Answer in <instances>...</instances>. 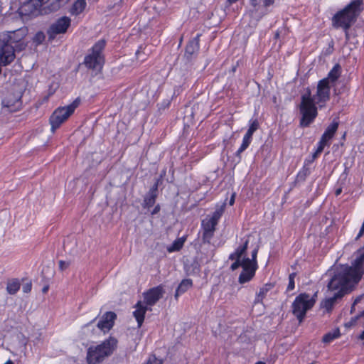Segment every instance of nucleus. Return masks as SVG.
<instances>
[{"label":"nucleus","instance_id":"6ab92c4d","mask_svg":"<svg viewBox=\"0 0 364 364\" xmlns=\"http://www.w3.org/2000/svg\"><path fill=\"white\" fill-rule=\"evenodd\" d=\"M338 125L339 122L338 121L333 120V122L326 129L324 133L321 136V139H323V141L328 142L336 132L338 128Z\"/></svg>","mask_w":364,"mask_h":364},{"label":"nucleus","instance_id":"473e14b6","mask_svg":"<svg viewBox=\"0 0 364 364\" xmlns=\"http://www.w3.org/2000/svg\"><path fill=\"white\" fill-rule=\"evenodd\" d=\"M223 212V208L221 207L219 210H217L213 213V216L210 219L214 222H216V223L218 224V220L221 217Z\"/></svg>","mask_w":364,"mask_h":364},{"label":"nucleus","instance_id":"3c124183","mask_svg":"<svg viewBox=\"0 0 364 364\" xmlns=\"http://www.w3.org/2000/svg\"><path fill=\"white\" fill-rule=\"evenodd\" d=\"M341 192H342V189L340 188L336 191L335 194H336V196H338L341 193Z\"/></svg>","mask_w":364,"mask_h":364},{"label":"nucleus","instance_id":"a211bd4d","mask_svg":"<svg viewBox=\"0 0 364 364\" xmlns=\"http://www.w3.org/2000/svg\"><path fill=\"white\" fill-rule=\"evenodd\" d=\"M341 74V66L339 64H336L333 68L330 70L328 76L324 79L327 80V82L333 85L336 80L340 77Z\"/></svg>","mask_w":364,"mask_h":364},{"label":"nucleus","instance_id":"e433bc0d","mask_svg":"<svg viewBox=\"0 0 364 364\" xmlns=\"http://www.w3.org/2000/svg\"><path fill=\"white\" fill-rule=\"evenodd\" d=\"M258 252V247H256L254 249V250L252 252V259H250V263L252 264H254L255 267H257V255Z\"/></svg>","mask_w":364,"mask_h":364},{"label":"nucleus","instance_id":"cd10ccee","mask_svg":"<svg viewBox=\"0 0 364 364\" xmlns=\"http://www.w3.org/2000/svg\"><path fill=\"white\" fill-rule=\"evenodd\" d=\"M216 225V222H214L210 219H208L206 221L203 220L202 223V228L203 231H215Z\"/></svg>","mask_w":364,"mask_h":364},{"label":"nucleus","instance_id":"2f4dec72","mask_svg":"<svg viewBox=\"0 0 364 364\" xmlns=\"http://www.w3.org/2000/svg\"><path fill=\"white\" fill-rule=\"evenodd\" d=\"M215 231H203L202 240L203 243H210Z\"/></svg>","mask_w":364,"mask_h":364},{"label":"nucleus","instance_id":"13d9d810","mask_svg":"<svg viewBox=\"0 0 364 364\" xmlns=\"http://www.w3.org/2000/svg\"><path fill=\"white\" fill-rule=\"evenodd\" d=\"M255 364H266V363L264 362H262V361H259V362H257Z\"/></svg>","mask_w":364,"mask_h":364},{"label":"nucleus","instance_id":"f03ea898","mask_svg":"<svg viewBox=\"0 0 364 364\" xmlns=\"http://www.w3.org/2000/svg\"><path fill=\"white\" fill-rule=\"evenodd\" d=\"M331 87L326 79H322L317 84L315 95H312L311 90L308 87L305 93L301 95L299 106L301 114V127H307L314 121L318 114L316 105L322 107L330 100Z\"/></svg>","mask_w":364,"mask_h":364},{"label":"nucleus","instance_id":"6e6d98bb","mask_svg":"<svg viewBox=\"0 0 364 364\" xmlns=\"http://www.w3.org/2000/svg\"><path fill=\"white\" fill-rule=\"evenodd\" d=\"M354 310H355V306H353V304L352 306H351V309H350V314H353Z\"/></svg>","mask_w":364,"mask_h":364},{"label":"nucleus","instance_id":"680f3d73","mask_svg":"<svg viewBox=\"0 0 364 364\" xmlns=\"http://www.w3.org/2000/svg\"><path fill=\"white\" fill-rule=\"evenodd\" d=\"M235 69H236V68H235V67H233V68H232V71H233V72H235Z\"/></svg>","mask_w":364,"mask_h":364},{"label":"nucleus","instance_id":"49530a36","mask_svg":"<svg viewBox=\"0 0 364 364\" xmlns=\"http://www.w3.org/2000/svg\"><path fill=\"white\" fill-rule=\"evenodd\" d=\"M274 2V0H264L263 6L264 7H267L272 4H273Z\"/></svg>","mask_w":364,"mask_h":364},{"label":"nucleus","instance_id":"f3484780","mask_svg":"<svg viewBox=\"0 0 364 364\" xmlns=\"http://www.w3.org/2000/svg\"><path fill=\"white\" fill-rule=\"evenodd\" d=\"M136 310L133 312V315L134 318H136L138 327H141L144 320V316L147 310H151V309H148L147 306H144L141 301H139L135 306Z\"/></svg>","mask_w":364,"mask_h":364},{"label":"nucleus","instance_id":"bf43d9fd","mask_svg":"<svg viewBox=\"0 0 364 364\" xmlns=\"http://www.w3.org/2000/svg\"><path fill=\"white\" fill-rule=\"evenodd\" d=\"M5 364H14L12 361L8 360Z\"/></svg>","mask_w":364,"mask_h":364},{"label":"nucleus","instance_id":"5fc2aeb1","mask_svg":"<svg viewBox=\"0 0 364 364\" xmlns=\"http://www.w3.org/2000/svg\"><path fill=\"white\" fill-rule=\"evenodd\" d=\"M319 154H316V151L313 154V159H316Z\"/></svg>","mask_w":364,"mask_h":364},{"label":"nucleus","instance_id":"603ef678","mask_svg":"<svg viewBox=\"0 0 364 364\" xmlns=\"http://www.w3.org/2000/svg\"><path fill=\"white\" fill-rule=\"evenodd\" d=\"M48 286H46L43 288L42 291H43V293L45 294L48 291Z\"/></svg>","mask_w":364,"mask_h":364},{"label":"nucleus","instance_id":"0e129e2a","mask_svg":"<svg viewBox=\"0 0 364 364\" xmlns=\"http://www.w3.org/2000/svg\"><path fill=\"white\" fill-rule=\"evenodd\" d=\"M267 13V11H264L262 13V15H264Z\"/></svg>","mask_w":364,"mask_h":364},{"label":"nucleus","instance_id":"09e8293b","mask_svg":"<svg viewBox=\"0 0 364 364\" xmlns=\"http://www.w3.org/2000/svg\"><path fill=\"white\" fill-rule=\"evenodd\" d=\"M235 197V193H233L230 199V201H229L230 205H232L234 204Z\"/></svg>","mask_w":364,"mask_h":364},{"label":"nucleus","instance_id":"dca6fc26","mask_svg":"<svg viewBox=\"0 0 364 364\" xmlns=\"http://www.w3.org/2000/svg\"><path fill=\"white\" fill-rule=\"evenodd\" d=\"M256 269L257 267H255L254 264H252L250 261L249 263L244 264V267L242 268V272L239 276L238 282L240 284L250 282L255 276Z\"/></svg>","mask_w":364,"mask_h":364},{"label":"nucleus","instance_id":"1a4fd4ad","mask_svg":"<svg viewBox=\"0 0 364 364\" xmlns=\"http://www.w3.org/2000/svg\"><path fill=\"white\" fill-rule=\"evenodd\" d=\"M22 92L16 87L8 91L2 100V105L4 109L9 112H15L22 107Z\"/></svg>","mask_w":364,"mask_h":364},{"label":"nucleus","instance_id":"ea45409f","mask_svg":"<svg viewBox=\"0 0 364 364\" xmlns=\"http://www.w3.org/2000/svg\"><path fill=\"white\" fill-rule=\"evenodd\" d=\"M360 317H364V311L360 315L356 316L354 318H353L349 323L346 324V326H348V327L352 326L353 325H354V323L356 322V321Z\"/></svg>","mask_w":364,"mask_h":364},{"label":"nucleus","instance_id":"c03bdc74","mask_svg":"<svg viewBox=\"0 0 364 364\" xmlns=\"http://www.w3.org/2000/svg\"><path fill=\"white\" fill-rule=\"evenodd\" d=\"M253 134H254V132L252 130H250V129H248V130H247V133L245 134V135L244 136V137L252 140Z\"/></svg>","mask_w":364,"mask_h":364},{"label":"nucleus","instance_id":"a19ab883","mask_svg":"<svg viewBox=\"0 0 364 364\" xmlns=\"http://www.w3.org/2000/svg\"><path fill=\"white\" fill-rule=\"evenodd\" d=\"M309 173V168H304L302 171L299 172L298 174V178L301 179H304L305 177Z\"/></svg>","mask_w":364,"mask_h":364},{"label":"nucleus","instance_id":"58836bf2","mask_svg":"<svg viewBox=\"0 0 364 364\" xmlns=\"http://www.w3.org/2000/svg\"><path fill=\"white\" fill-rule=\"evenodd\" d=\"M70 264V262L60 260L59 261V269L60 271H63V270L66 269L67 268H68Z\"/></svg>","mask_w":364,"mask_h":364},{"label":"nucleus","instance_id":"0eeeda50","mask_svg":"<svg viewBox=\"0 0 364 364\" xmlns=\"http://www.w3.org/2000/svg\"><path fill=\"white\" fill-rule=\"evenodd\" d=\"M316 296V293L312 297L309 294L301 293L296 297L292 304V313L299 323L304 319L307 311L314 306Z\"/></svg>","mask_w":364,"mask_h":364},{"label":"nucleus","instance_id":"4c0bfd02","mask_svg":"<svg viewBox=\"0 0 364 364\" xmlns=\"http://www.w3.org/2000/svg\"><path fill=\"white\" fill-rule=\"evenodd\" d=\"M259 124L257 119H254L250 121L249 129L255 132L256 130L259 129Z\"/></svg>","mask_w":364,"mask_h":364},{"label":"nucleus","instance_id":"412c9836","mask_svg":"<svg viewBox=\"0 0 364 364\" xmlns=\"http://www.w3.org/2000/svg\"><path fill=\"white\" fill-rule=\"evenodd\" d=\"M86 5L85 0H76L70 9V13L72 15L77 16L85 10Z\"/></svg>","mask_w":364,"mask_h":364},{"label":"nucleus","instance_id":"423d86ee","mask_svg":"<svg viewBox=\"0 0 364 364\" xmlns=\"http://www.w3.org/2000/svg\"><path fill=\"white\" fill-rule=\"evenodd\" d=\"M105 40H100L91 48V53L87 54L83 61V64L88 69L100 71L104 64L102 50L105 47Z\"/></svg>","mask_w":364,"mask_h":364},{"label":"nucleus","instance_id":"9d476101","mask_svg":"<svg viewBox=\"0 0 364 364\" xmlns=\"http://www.w3.org/2000/svg\"><path fill=\"white\" fill-rule=\"evenodd\" d=\"M71 20L69 17L63 16L59 18L55 22L50 25L47 31L48 39L53 40L57 35L66 33L70 27Z\"/></svg>","mask_w":364,"mask_h":364},{"label":"nucleus","instance_id":"052dcab7","mask_svg":"<svg viewBox=\"0 0 364 364\" xmlns=\"http://www.w3.org/2000/svg\"><path fill=\"white\" fill-rule=\"evenodd\" d=\"M136 55L137 56L139 55V50H137V51L136 52Z\"/></svg>","mask_w":364,"mask_h":364},{"label":"nucleus","instance_id":"b1692460","mask_svg":"<svg viewBox=\"0 0 364 364\" xmlns=\"http://www.w3.org/2000/svg\"><path fill=\"white\" fill-rule=\"evenodd\" d=\"M274 287V285L271 283L264 284L257 294L255 302H262V299L265 297L267 293Z\"/></svg>","mask_w":364,"mask_h":364},{"label":"nucleus","instance_id":"c9c22d12","mask_svg":"<svg viewBox=\"0 0 364 364\" xmlns=\"http://www.w3.org/2000/svg\"><path fill=\"white\" fill-rule=\"evenodd\" d=\"M45 39V35L43 32H38L36 34L33 40L35 42H37L38 44L41 43Z\"/></svg>","mask_w":364,"mask_h":364},{"label":"nucleus","instance_id":"37998d69","mask_svg":"<svg viewBox=\"0 0 364 364\" xmlns=\"http://www.w3.org/2000/svg\"><path fill=\"white\" fill-rule=\"evenodd\" d=\"M161 210V207H160V205L159 204H157L154 208L153 209V210L151 211V215H156Z\"/></svg>","mask_w":364,"mask_h":364},{"label":"nucleus","instance_id":"a878e982","mask_svg":"<svg viewBox=\"0 0 364 364\" xmlns=\"http://www.w3.org/2000/svg\"><path fill=\"white\" fill-rule=\"evenodd\" d=\"M70 0H55L48 6L50 11H55L66 5Z\"/></svg>","mask_w":364,"mask_h":364},{"label":"nucleus","instance_id":"c756f323","mask_svg":"<svg viewBox=\"0 0 364 364\" xmlns=\"http://www.w3.org/2000/svg\"><path fill=\"white\" fill-rule=\"evenodd\" d=\"M251 141L245 137L243 138L242 143L235 154L237 156L240 157V154L249 146Z\"/></svg>","mask_w":364,"mask_h":364},{"label":"nucleus","instance_id":"c85d7f7f","mask_svg":"<svg viewBox=\"0 0 364 364\" xmlns=\"http://www.w3.org/2000/svg\"><path fill=\"white\" fill-rule=\"evenodd\" d=\"M235 262H233L231 266L230 269L234 271L236 270L239 267H244V264L249 263L250 258L248 257H244L242 260L239 258L235 259Z\"/></svg>","mask_w":364,"mask_h":364},{"label":"nucleus","instance_id":"4468645a","mask_svg":"<svg viewBox=\"0 0 364 364\" xmlns=\"http://www.w3.org/2000/svg\"><path fill=\"white\" fill-rule=\"evenodd\" d=\"M160 179H157L155 183L149 189V191L144 196L142 206L144 208H150L152 207L156 202L158 196V188L159 185Z\"/></svg>","mask_w":364,"mask_h":364},{"label":"nucleus","instance_id":"a18cd8bd","mask_svg":"<svg viewBox=\"0 0 364 364\" xmlns=\"http://www.w3.org/2000/svg\"><path fill=\"white\" fill-rule=\"evenodd\" d=\"M364 234V226H361V228L357 235V237H355V240H359Z\"/></svg>","mask_w":364,"mask_h":364},{"label":"nucleus","instance_id":"e2e57ef3","mask_svg":"<svg viewBox=\"0 0 364 364\" xmlns=\"http://www.w3.org/2000/svg\"><path fill=\"white\" fill-rule=\"evenodd\" d=\"M345 136H346V134H343V139H345Z\"/></svg>","mask_w":364,"mask_h":364},{"label":"nucleus","instance_id":"864d4df0","mask_svg":"<svg viewBox=\"0 0 364 364\" xmlns=\"http://www.w3.org/2000/svg\"><path fill=\"white\" fill-rule=\"evenodd\" d=\"M359 338L361 340H364V331L360 335Z\"/></svg>","mask_w":364,"mask_h":364},{"label":"nucleus","instance_id":"39448f33","mask_svg":"<svg viewBox=\"0 0 364 364\" xmlns=\"http://www.w3.org/2000/svg\"><path fill=\"white\" fill-rule=\"evenodd\" d=\"M362 1L355 0L346 6L343 10L336 13L333 18V26L336 28L341 27L348 30L353 22L359 15L361 9Z\"/></svg>","mask_w":364,"mask_h":364},{"label":"nucleus","instance_id":"2eb2a0df","mask_svg":"<svg viewBox=\"0 0 364 364\" xmlns=\"http://www.w3.org/2000/svg\"><path fill=\"white\" fill-rule=\"evenodd\" d=\"M200 34H198L196 37L190 40L186 46L185 58L190 60L196 57L199 50V38Z\"/></svg>","mask_w":364,"mask_h":364},{"label":"nucleus","instance_id":"7c9ffc66","mask_svg":"<svg viewBox=\"0 0 364 364\" xmlns=\"http://www.w3.org/2000/svg\"><path fill=\"white\" fill-rule=\"evenodd\" d=\"M27 44L24 42V41H19V42H15L14 43V54L15 55L16 52H20L23 50Z\"/></svg>","mask_w":364,"mask_h":364},{"label":"nucleus","instance_id":"4be33fe9","mask_svg":"<svg viewBox=\"0 0 364 364\" xmlns=\"http://www.w3.org/2000/svg\"><path fill=\"white\" fill-rule=\"evenodd\" d=\"M249 240L247 239L242 245L239 246L235 252L230 254L229 256V259L234 260L235 259H241L242 256H243L248 247Z\"/></svg>","mask_w":364,"mask_h":364},{"label":"nucleus","instance_id":"79ce46f5","mask_svg":"<svg viewBox=\"0 0 364 364\" xmlns=\"http://www.w3.org/2000/svg\"><path fill=\"white\" fill-rule=\"evenodd\" d=\"M31 287H32L31 282H27V283L24 284L23 285V288H22L23 291L24 293L30 292L31 290Z\"/></svg>","mask_w":364,"mask_h":364},{"label":"nucleus","instance_id":"8fccbe9b","mask_svg":"<svg viewBox=\"0 0 364 364\" xmlns=\"http://www.w3.org/2000/svg\"><path fill=\"white\" fill-rule=\"evenodd\" d=\"M361 299L362 296H358L353 303V306H355L357 304H358L360 301Z\"/></svg>","mask_w":364,"mask_h":364},{"label":"nucleus","instance_id":"20e7f679","mask_svg":"<svg viewBox=\"0 0 364 364\" xmlns=\"http://www.w3.org/2000/svg\"><path fill=\"white\" fill-rule=\"evenodd\" d=\"M117 346V340L110 336L101 344L87 349L86 360L88 364H99L111 355Z\"/></svg>","mask_w":364,"mask_h":364},{"label":"nucleus","instance_id":"7ed1b4c3","mask_svg":"<svg viewBox=\"0 0 364 364\" xmlns=\"http://www.w3.org/2000/svg\"><path fill=\"white\" fill-rule=\"evenodd\" d=\"M27 33L25 28L0 34V65L6 66L16 58L14 54V43L23 41Z\"/></svg>","mask_w":364,"mask_h":364},{"label":"nucleus","instance_id":"f8f14e48","mask_svg":"<svg viewBox=\"0 0 364 364\" xmlns=\"http://www.w3.org/2000/svg\"><path fill=\"white\" fill-rule=\"evenodd\" d=\"M164 289L162 285H159L149 289L143 294L144 303L146 306H154L164 295Z\"/></svg>","mask_w":364,"mask_h":364},{"label":"nucleus","instance_id":"f257e3e1","mask_svg":"<svg viewBox=\"0 0 364 364\" xmlns=\"http://www.w3.org/2000/svg\"><path fill=\"white\" fill-rule=\"evenodd\" d=\"M364 274V247L357 251V257L352 265L340 264L333 270V275L329 281L327 287L330 291H337L334 294L326 298L321 306L328 312L331 311L336 300L342 298L346 294L360 282Z\"/></svg>","mask_w":364,"mask_h":364},{"label":"nucleus","instance_id":"5701e85b","mask_svg":"<svg viewBox=\"0 0 364 364\" xmlns=\"http://www.w3.org/2000/svg\"><path fill=\"white\" fill-rule=\"evenodd\" d=\"M21 284L18 279L8 280L6 291L9 294H15L20 289Z\"/></svg>","mask_w":364,"mask_h":364},{"label":"nucleus","instance_id":"4d7b16f0","mask_svg":"<svg viewBox=\"0 0 364 364\" xmlns=\"http://www.w3.org/2000/svg\"><path fill=\"white\" fill-rule=\"evenodd\" d=\"M237 0H228V1L231 4H233L235 2H236Z\"/></svg>","mask_w":364,"mask_h":364},{"label":"nucleus","instance_id":"ddd939ff","mask_svg":"<svg viewBox=\"0 0 364 364\" xmlns=\"http://www.w3.org/2000/svg\"><path fill=\"white\" fill-rule=\"evenodd\" d=\"M117 314L112 311H107L98 321L97 326L104 333L108 332L114 326Z\"/></svg>","mask_w":364,"mask_h":364},{"label":"nucleus","instance_id":"6e6552de","mask_svg":"<svg viewBox=\"0 0 364 364\" xmlns=\"http://www.w3.org/2000/svg\"><path fill=\"white\" fill-rule=\"evenodd\" d=\"M79 105L80 100L76 99L69 105L58 107L53 112L49 119L52 132H55L68 119Z\"/></svg>","mask_w":364,"mask_h":364},{"label":"nucleus","instance_id":"de8ad7c7","mask_svg":"<svg viewBox=\"0 0 364 364\" xmlns=\"http://www.w3.org/2000/svg\"><path fill=\"white\" fill-rule=\"evenodd\" d=\"M250 4L252 7H254L255 11H257V6H258L257 0H250Z\"/></svg>","mask_w":364,"mask_h":364},{"label":"nucleus","instance_id":"bb28decb","mask_svg":"<svg viewBox=\"0 0 364 364\" xmlns=\"http://www.w3.org/2000/svg\"><path fill=\"white\" fill-rule=\"evenodd\" d=\"M340 336V331L338 328L334 330L332 332H328L326 334H325L323 337V342L328 343L331 342L333 340L338 338Z\"/></svg>","mask_w":364,"mask_h":364},{"label":"nucleus","instance_id":"aec40b11","mask_svg":"<svg viewBox=\"0 0 364 364\" xmlns=\"http://www.w3.org/2000/svg\"><path fill=\"white\" fill-rule=\"evenodd\" d=\"M192 286H193V282L191 279H183L176 290V293L174 294L175 299H178L180 294L185 293Z\"/></svg>","mask_w":364,"mask_h":364},{"label":"nucleus","instance_id":"72a5a7b5","mask_svg":"<svg viewBox=\"0 0 364 364\" xmlns=\"http://www.w3.org/2000/svg\"><path fill=\"white\" fill-rule=\"evenodd\" d=\"M296 274L291 273L289 276V284L287 287V291H291L294 289V277Z\"/></svg>","mask_w":364,"mask_h":364},{"label":"nucleus","instance_id":"393cba45","mask_svg":"<svg viewBox=\"0 0 364 364\" xmlns=\"http://www.w3.org/2000/svg\"><path fill=\"white\" fill-rule=\"evenodd\" d=\"M186 241V237H180L173 241L171 245L167 247L168 252L179 251L183 246Z\"/></svg>","mask_w":364,"mask_h":364},{"label":"nucleus","instance_id":"f704fd0d","mask_svg":"<svg viewBox=\"0 0 364 364\" xmlns=\"http://www.w3.org/2000/svg\"><path fill=\"white\" fill-rule=\"evenodd\" d=\"M328 143V141H323V139L321 138L318 142V146L316 149V154H321L323 151L325 146L327 145Z\"/></svg>","mask_w":364,"mask_h":364},{"label":"nucleus","instance_id":"9b49d317","mask_svg":"<svg viewBox=\"0 0 364 364\" xmlns=\"http://www.w3.org/2000/svg\"><path fill=\"white\" fill-rule=\"evenodd\" d=\"M49 0H29L21 8V14L24 15L37 16L42 14L43 10L46 9L44 5Z\"/></svg>","mask_w":364,"mask_h":364}]
</instances>
